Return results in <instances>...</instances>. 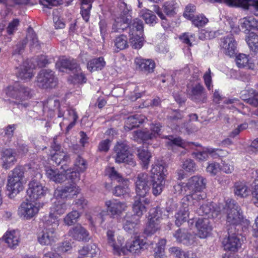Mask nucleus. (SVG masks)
<instances>
[{
  "instance_id": "38",
  "label": "nucleus",
  "mask_w": 258,
  "mask_h": 258,
  "mask_svg": "<svg viewBox=\"0 0 258 258\" xmlns=\"http://www.w3.org/2000/svg\"><path fill=\"white\" fill-rule=\"evenodd\" d=\"M188 208L186 206H183L175 215V223L178 227L180 226L183 222L187 220L188 217Z\"/></svg>"
},
{
  "instance_id": "29",
  "label": "nucleus",
  "mask_w": 258,
  "mask_h": 258,
  "mask_svg": "<svg viewBox=\"0 0 258 258\" xmlns=\"http://www.w3.org/2000/svg\"><path fill=\"white\" fill-rule=\"evenodd\" d=\"M3 238L9 246L12 248H15L20 242L19 232L15 230L7 232Z\"/></svg>"
},
{
  "instance_id": "8",
  "label": "nucleus",
  "mask_w": 258,
  "mask_h": 258,
  "mask_svg": "<svg viewBox=\"0 0 258 258\" xmlns=\"http://www.w3.org/2000/svg\"><path fill=\"white\" fill-rule=\"evenodd\" d=\"M128 146L124 142H117L113 148V157L116 163H125L132 166L136 165L135 162L130 155Z\"/></svg>"
},
{
  "instance_id": "43",
  "label": "nucleus",
  "mask_w": 258,
  "mask_h": 258,
  "mask_svg": "<svg viewBox=\"0 0 258 258\" xmlns=\"http://www.w3.org/2000/svg\"><path fill=\"white\" fill-rule=\"evenodd\" d=\"M245 40L251 51L255 53L258 52V35L252 32L250 33Z\"/></svg>"
},
{
  "instance_id": "59",
  "label": "nucleus",
  "mask_w": 258,
  "mask_h": 258,
  "mask_svg": "<svg viewBox=\"0 0 258 258\" xmlns=\"http://www.w3.org/2000/svg\"><path fill=\"white\" fill-rule=\"evenodd\" d=\"M248 56L245 54H239L236 57V61L239 68H244L246 67L248 62Z\"/></svg>"
},
{
  "instance_id": "16",
  "label": "nucleus",
  "mask_w": 258,
  "mask_h": 258,
  "mask_svg": "<svg viewBox=\"0 0 258 258\" xmlns=\"http://www.w3.org/2000/svg\"><path fill=\"white\" fill-rule=\"evenodd\" d=\"M55 201L50 208V212L47 221L49 222H57L59 223L58 216L63 214L68 208V205L60 199H56Z\"/></svg>"
},
{
  "instance_id": "4",
  "label": "nucleus",
  "mask_w": 258,
  "mask_h": 258,
  "mask_svg": "<svg viewBox=\"0 0 258 258\" xmlns=\"http://www.w3.org/2000/svg\"><path fill=\"white\" fill-rule=\"evenodd\" d=\"M224 209L227 214V228H232L235 231L236 226L241 223L243 218L239 206L234 200H229L227 201Z\"/></svg>"
},
{
  "instance_id": "6",
  "label": "nucleus",
  "mask_w": 258,
  "mask_h": 258,
  "mask_svg": "<svg viewBox=\"0 0 258 258\" xmlns=\"http://www.w3.org/2000/svg\"><path fill=\"white\" fill-rule=\"evenodd\" d=\"M24 174V167L20 166L16 167L9 174L7 189L12 194L16 195L23 189Z\"/></svg>"
},
{
  "instance_id": "18",
  "label": "nucleus",
  "mask_w": 258,
  "mask_h": 258,
  "mask_svg": "<svg viewBox=\"0 0 258 258\" xmlns=\"http://www.w3.org/2000/svg\"><path fill=\"white\" fill-rule=\"evenodd\" d=\"M38 211V207L36 205L30 202H23L18 209L20 216L27 220L36 216Z\"/></svg>"
},
{
  "instance_id": "33",
  "label": "nucleus",
  "mask_w": 258,
  "mask_h": 258,
  "mask_svg": "<svg viewBox=\"0 0 258 258\" xmlns=\"http://www.w3.org/2000/svg\"><path fill=\"white\" fill-rule=\"evenodd\" d=\"M215 208L212 203H207L203 204L197 210V213L200 216H206L207 218L213 217V214L215 212Z\"/></svg>"
},
{
  "instance_id": "56",
  "label": "nucleus",
  "mask_w": 258,
  "mask_h": 258,
  "mask_svg": "<svg viewBox=\"0 0 258 258\" xmlns=\"http://www.w3.org/2000/svg\"><path fill=\"white\" fill-rule=\"evenodd\" d=\"M191 20L192 24L197 27H202L208 22V19L203 15L194 16Z\"/></svg>"
},
{
  "instance_id": "35",
  "label": "nucleus",
  "mask_w": 258,
  "mask_h": 258,
  "mask_svg": "<svg viewBox=\"0 0 258 258\" xmlns=\"http://www.w3.org/2000/svg\"><path fill=\"white\" fill-rule=\"evenodd\" d=\"M222 150L220 149H215L212 148H207L202 152H198L194 153L193 155L199 161L207 160L209 158V154H212L214 152H216V154L220 155Z\"/></svg>"
},
{
  "instance_id": "34",
  "label": "nucleus",
  "mask_w": 258,
  "mask_h": 258,
  "mask_svg": "<svg viewBox=\"0 0 258 258\" xmlns=\"http://www.w3.org/2000/svg\"><path fill=\"white\" fill-rule=\"evenodd\" d=\"M105 66L103 57H99L91 59L88 62L87 68L91 71L101 70Z\"/></svg>"
},
{
  "instance_id": "50",
  "label": "nucleus",
  "mask_w": 258,
  "mask_h": 258,
  "mask_svg": "<svg viewBox=\"0 0 258 258\" xmlns=\"http://www.w3.org/2000/svg\"><path fill=\"white\" fill-rule=\"evenodd\" d=\"M135 134L137 138L141 139L144 142H148L155 139V135L150 131H143L138 130L135 132Z\"/></svg>"
},
{
  "instance_id": "17",
  "label": "nucleus",
  "mask_w": 258,
  "mask_h": 258,
  "mask_svg": "<svg viewBox=\"0 0 258 258\" xmlns=\"http://www.w3.org/2000/svg\"><path fill=\"white\" fill-rule=\"evenodd\" d=\"M206 179L201 176H194L189 178L185 183V189L188 191L187 194L197 191H202L206 187Z\"/></svg>"
},
{
  "instance_id": "32",
  "label": "nucleus",
  "mask_w": 258,
  "mask_h": 258,
  "mask_svg": "<svg viewBox=\"0 0 258 258\" xmlns=\"http://www.w3.org/2000/svg\"><path fill=\"white\" fill-rule=\"evenodd\" d=\"M2 159L6 165V168L13 165L17 161L16 153L14 149H4L2 151Z\"/></svg>"
},
{
  "instance_id": "28",
  "label": "nucleus",
  "mask_w": 258,
  "mask_h": 258,
  "mask_svg": "<svg viewBox=\"0 0 258 258\" xmlns=\"http://www.w3.org/2000/svg\"><path fill=\"white\" fill-rule=\"evenodd\" d=\"M146 174L151 178L150 185H151V182H152L153 194L155 196L160 195L164 187L165 179H163V178L161 177L159 178V176H157L151 177L147 173Z\"/></svg>"
},
{
  "instance_id": "24",
  "label": "nucleus",
  "mask_w": 258,
  "mask_h": 258,
  "mask_svg": "<svg viewBox=\"0 0 258 258\" xmlns=\"http://www.w3.org/2000/svg\"><path fill=\"white\" fill-rule=\"evenodd\" d=\"M124 229L129 233L136 234L138 233L140 219L135 216H126L123 221Z\"/></svg>"
},
{
  "instance_id": "21",
  "label": "nucleus",
  "mask_w": 258,
  "mask_h": 258,
  "mask_svg": "<svg viewBox=\"0 0 258 258\" xmlns=\"http://www.w3.org/2000/svg\"><path fill=\"white\" fill-rule=\"evenodd\" d=\"M56 67L61 72L76 71L79 69V66L76 62V60L73 58H62L57 61L56 63Z\"/></svg>"
},
{
  "instance_id": "10",
  "label": "nucleus",
  "mask_w": 258,
  "mask_h": 258,
  "mask_svg": "<svg viewBox=\"0 0 258 258\" xmlns=\"http://www.w3.org/2000/svg\"><path fill=\"white\" fill-rule=\"evenodd\" d=\"M105 205L107 212L103 211L97 215L98 218L101 220L100 223L104 221L105 216L108 215L110 217H117L124 210V204L116 201H107L105 202Z\"/></svg>"
},
{
  "instance_id": "52",
  "label": "nucleus",
  "mask_w": 258,
  "mask_h": 258,
  "mask_svg": "<svg viewBox=\"0 0 258 258\" xmlns=\"http://www.w3.org/2000/svg\"><path fill=\"white\" fill-rule=\"evenodd\" d=\"M164 12L167 16H173L175 14L176 3L173 1L165 3L162 7Z\"/></svg>"
},
{
  "instance_id": "48",
  "label": "nucleus",
  "mask_w": 258,
  "mask_h": 258,
  "mask_svg": "<svg viewBox=\"0 0 258 258\" xmlns=\"http://www.w3.org/2000/svg\"><path fill=\"white\" fill-rule=\"evenodd\" d=\"M51 159L56 165H60L61 162H68L69 160V155L63 152L62 150V152L53 154L51 156Z\"/></svg>"
},
{
  "instance_id": "22",
  "label": "nucleus",
  "mask_w": 258,
  "mask_h": 258,
  "mask_svg": "<svg viewBox=\"0 0 258 258\" xmlns=\"http://www.w3.org/2000/svg\"><path fill=\"white\" fill-rule=\"evenodd\" d=\"M34 65H32L31 60H27L23 62L20 67L17 76L23 80H29L34 76L33 69Z\"/></svg>"
},
{
  "instance_id": "15",
  "label": "nucleus",
  "mask_w": 258,
  "mask_h": 258,
  "mask_svg": "<svg viewBox=\"0 0 258 258\" xmlns=\"http://www.w3.org/2000/svg\"><path fill=\"white\" fill-rule=\"evenodd\" d=\"M189 98L196 103H204L207 99L204 86L200 84L192 86L187 90Z\"/></svg>"
},
{
  "instance_id": "45",
  "label": "nucleus",
  "mask_w": 258,
  "mask_h": 258,
  "mask_svg": "<svg viewBox=\"0 0 258 258\" xmlns=\"http://www.w3.org/2000/svg\"><path fill=\"white\" fill-rule=\"evenodd\" d=\"M130 189L125 184H122L114 187L112 190V194L116 197H125L129 196Z\"/></svg>"
},
{
  "instance_id": "61",
  "label": "nucleus",
  "mask_w": 258,
  "mask_h": 258,
  "mask_svg": "<svg viewBox=\"0 0 258 258\" xmlns=\"http://www.w3.org/2000/svg\"><path fill=\"white\" fill-rule=\"evenodd\" d=\"M182 167L186 171L189 172H194L196 169L195 162L190 159L185 160L182 165Z\"/></svg>"
},
{
  "instance_id": "36",
  "label": "nucleus",
  "mask_w": 258,
  "mask_h": 258,
  "mask_svg": "<svg viewBox=\"0 0 258 258\" xmlns=\"http://www.w3.org/2000/svg\"><path fill=\"white\" fill-rule=\"evenodd\" d=\"M130 43L133 48L139 49L143 45V34L134 33V32H130Z\"/></svg>"
},
{
  "instance_id": "55",
  "label": "nucleus",
  "mask_w": 258,
  "mask_h": 258,
  "mask_svg": "<svg viewBox=\"0 0 258 258\" xmlns=\"http://www.w3.org/2000/svg\"><path fill=\"white\" fill-rule=\"evenodd\" d=\"M187 199L189 200L191 198L193 201V204H195L196 202H199L206 198V194L205 192L202 191H197L191 193L187 194Z\"/></svg>"
},
{
  "instance_id": "40",
  "label": "nucleus",
  "mask_w": 258,
  "mask_h": 258,
  "mask_svg": "<svg viewBox=\"0 0 258 258\" xmlns=\"http://www.w3.org/2000/svg\"><path fill=\"white\" fill-rule=\"evenodd\" d=\"M241 22V27L242 28H245L246 30H258V21L252 17H248L244 18Z\"/></svg>"
},
{
  "instance_id": "14",
  "label": "nucleus",
  "mask_w": 258,
  "mask_h": 258,
  "mask_svg": "<svg viewBox=\"0 0 258 258\" xmlns=\"http://www.w3.org/2000/svg\"><path fill=\"white\" fill-rule=\"evenodd\" d=\"M211 3L223 2L229 6H235L249 10L251 12L258 11V0H209Z\"/></svg>"
},
{
  "instance_id": "62",
  "label": "nucleus",
  "mask_w": 258,
  "mask_h": 258,
  "mask_svg": "<svg viewBox=\"0 0 258 258\" xmlns=\"http://www.w3.org/2000/svg\"><path fill=\"white\" fill-rule=\"evenodd\" d=\"M168 139L167 144L170 146H177L182 147L184 145V142L180 137H175L171 136L166 137Z\"/></svg>"
},
{
  "instance_id": "51",
  "label": "nucleus",
  "mask_w": 258,
  "mask_h": 258,
  "mask_svg": "<svg viewBox=\"0 0 258 258\" xmlns=\"http://www.w3.org/2000/svg\"><path fill=\"white\" fill-rule=\"evenodd\" d=\"M80 217L79 212L74 210L68 214L64 218V222L66 225L70 226L77 222Z\"/></svg>"
},
{
  "instance_id": "11",
  "label": "nucleus",
  "mask_w": 258,
  "mask_h": 258,
  "mask_svg": "<svg viewBox=\"0 0 258 258\" xmlns=\"http://www.w3.org/2000/svg\"><path fill=\"white\" fill-rule=\"evenodd\" d=\"M37 83L42 88H53L56 86L57 78L51 70H42L37 75Z\"/></svg>"
},
{
  "instance_id": "60",
  "label": "nucleus",
  "mask_w": 258,
  "mask_h": 258,
  "mask_svg": "<svg viewBox=\"0 0 258 258\" xmlns=\"http://www.w3.org/2000/svg\"><path fill=\"white\" fill-rule=\"evenodd\" d=\"M91 8V5L81 4V13L83 19L86 22H88L89 20L90 10Z\"/></svg>"
},
{
  "instance_id": "53",
  "label": "nucleus",
  "mask_w": 258,
  "mask_h": 258,
  "mask_svg": "<svg viewBox=\"0 0 258 258\" xmlns=\"http://www.w3.org/2000/svg\"><path fill=\"white\" fill-rule=\"evenodd\" d=\"M114 45L118 50H123L128 46L127 37L124 35L117 37L114 41Z\"/></svg>"
},
{
  "instance_id": "64",
  "label": "nucleus",
  "mask_w": 258,
  "mask_h": 258,
  "mask_svg": "<svg viewBox=\"0 0 258 258\" xmlns=\"http://www.w3.org/2000/svg\"><path fill=\"white\" fill-rule=\"evenodd\" d=\"M248 92L251 96L248 99V103L255 107L258 106V92L256 93L252 89H249Z\"/></svg>"
},
{
  "instance_id": "1",
  "label": "nucleus",
  "mask_w": 258,
  "mask_h": 258,
  "mask_svg": "<svg viewBox=\"0 0 258 258\" xmlns=\"http://www.w3.org/2000/svg\"><path fill=\"white\" fill-rule=\"evenodd\" d=\"M150 179L145 172L137 175L136 180V192L137 196L134 198L132 206L134 215L138 218L147 211L146 206L150 204V200L147 198L150 189Z\"/></svg>"
},
{
  "instance_id": "13",
  "label": "nucleus",
  "mask_w": 258,
  "mask_h": 258,
  "mask_svg": "<svg viewBox=\"0 0 258 258\" xmlns=\"http://www.w3.org/2000/svg\"><path fill=\"white\" fill-rule=\"evenodd\" d=\"M227 231L228 237L224 238L222 242L224 249L225 250L236 251L241 245L240 238L237 235L236 230L228 228Z\"/></svg>"
},
{
  "instance_id": "9",
  "label": "nucleus",
  "mask_w": 258,
  "mask_h": 258,
  "mask_svg": "<svg viewBox=\"0 0 258 258\" xmlns=\"http://www.w3.org/2000/svg\"><path fill=\"white\" fill-rule=\"evenodd\" d=\"M107 244L112 248V251L116 255H124L127 253V248L123 246V239L118 237L117 241L115 238V231L112 230H108L106 232Z\"/></svg>"
},
{
  "instance_id": "39",
  "label": "nucleus",
  "mask_w": 258,
  "mask_h": 258,
  "mask_svg": "<svg viewBox=\"0 0 258 258\" xmlns=\"http://www.w3.org/2000/svg\"><path fill=\"white\" fill-rule=\"evenodd\" d=\"M234 188L235 195L241 198L247 197L251 192L245 184L242 182H236Z\"/></svg>"
},
{
  "instance_id": "7",
  "label": "nucleus",
  "mask_w": 258,
  "mask_h": 258,
  "mask_svg": "<svg viewBox=\"0 0 258 258\" xmlns=\"http://www.w3.org/2000/svg\"><path fill=\"white\" fill-rule=\"evenodd\" d=\"M46 226L37 235L38 242L42 245L52 244L55 241L56 236V229L59 223L56 222H47Z\"/></svg>"
},
{
  "instance_id": "63",
  "label": "nucleus",
  "mask_w": 258,
  "mask_h": 258,
  "mask_svg": "<svg viewBox=\"0 0 258 258\" xmlns=\"http://www.w3.org/2000/svg\"><path fill=\"white\" fill-rule=\"evenodd\" d=\"M75 165L77 167V170L80 172H84L87 168L86 161L80 156H78L75 162Z\"/></svg>"
},
{
  "instance_id": "3",
  "label": "nucleus",
  "mask_w": 258,
  "mask_h": 258,
  "mask_svg": "<svg viewBox=\"0 0 258 258\" xmlns=\"http://www.w3.org/2000/svg\"><path fill=\"white\" fill-rule=\"evenodd\" d=\"M31 174V180L28 184L27 195L30 201L34 202L45 197L47 188L43 186L39 181L42 177L39 171H33Z\"/></svg>"
},
{
  "instance_id": "12",
  "label": "nucleus",
  "mask_w": 258,
  "mask_h": 258,
  "mask_svg": "<svg viewBox=\"0 0 258 258\" xmlns=\"http://www.w3.org/2000/svg\"><path fill=\"white\" fill-rule=\"evenodd\" d=\"M80 188L74 182L56 188L54 192L56 199L68 200L75 198L80 192Z\"/></svg>"
},
{
  "instance_id": "41",
  "label": "nucleus",
  "mask_w": 258,
  "mask_h": 258,
  "mask_svg": "<svg viewBox=\"0 0 258 258\" xmlns=\"http://www.w3.org/2000/svg\"><path fill=\"white\" fill-rule=\"evenodd\" d=\"M141 16L147 24L153 26L158 22V18L154 13L148 10H143L141 12Z\"/></svg>"
},
{
  "instance_id": "27",
  "label": "nucleus",
  "mask_w": 258,
  "mask_h": 258,
  "mask_svg": "<svg viewBox=\"0 0 258 258\" xmlns=\"http://www.w3.org/2000/svg\"><path fill=\"white\" fill-rule=\"evenodd\" d=\"M149 245V243L144 241L143 239L137 238L133 240L130 244H126L124 246L127 248V252L128 251L138 254L141 251L147 248V246Z\"/></svg>"
},
{
  "instance_id": "54",
  "label": "nucleus",
  "mask_w": 258,
  "mask_h": 258,
  "mask_svg": "<svg viewBox=\"0 0 258 258\" xmlns=\"http://www.w3.org/2000/svg\"><path fill=\"white\" fill-rule=\"evenodd\" d=\"M27 44V40L26 39H23L20 41H19L17 44L14 45L13 46V51H12V55H21Z\"/></svg>"
},
{
  "instance_id": "46",
  "label": "nucleus",
  "mask_w": 258,
  "mask_h": 258,
  "mask_svg": "<svg viewBox=\"0 0 258 258\" xmlns=\"http://www.w3.org/2000/svg\"><path fill=\"white\" fill-rule=\"evenodd\" d=\"M167 172L166 168L163 163H156L153 167L151 172L153 174L152 177L155 176L162 177L163 179H165L166 172Z\"/></svg>"
},
{
  "instance_id": "30",
  "label": "nucleus",
  "mask_w": 258,
  "mask_h": 258,
  "mask_svg": "<svg viewBox=\"0 0 258 258\" xmlns=\"http://www.w3.org/2000/svg\"><path fill=\"white\" fill-rule=\"evenodd\" d=\"M144 116L139 114L130 116L125 120L124 127L128 130L138 127L144 122Z\"/></svg>"
},
{
  "instance_id": "5",
  "label": "nucleus",
  "mask_w": 258,
  "mask_h": 258,
  "mask_svg": "<svg viewBox=\"0 0 258 258\" xmlns=\"http://www.w3.org/2000/svg\"><path fill=\"white\" fill-rule=\"evenodd\" d=\"M120 11L119 16L115 17L112 22L111 32L121 33L129 27L132 17L130 14V10L127 5L123 2L118 4Z\"/></svg>"
},
{
  "instance_id": "2",
  "label": "nucleus",
  "mask_w": 258,
  "mask_h": 258,
  "mask_svg": "<svg viewBox=\"0 0 258 258\" xmlns=\"http://www.w3.org/2000/svg\"><path fill=\"white\" fill-rule=\"evenodd\" d=\"M5 92L8 96L15 100L20 108H26L28 103L26 101L32 97L31 89L19 83L7 87Z\"/></svg>"
},
{
  "instance_id": "31",
  "label": "nucleus",
  "mask_w": 258,
  "mask_h": 258,
  "mask_svg": "<svg viewBox=\"0 0 258 258\" xmlns=\"http://www.w3.org/2000/svg\"><path fill=\"white\" fill-rule=\"evenodd\" d=\"M46 175L50 180L56 183H62L67 179L65 173L59 172L57 169H53L51 168H47L46 169Z\"/></svg>"
},
{
  "instance_id": "42",
  "label": "nucleus",
  "mask_w": 258,
  "mask_h": 258,
  "mask_svg": "<svg viewBox=\"0 0 258 258\" xmlns=\"http://www.w3.org/2000/svg\"><path fill=\"white\" fill-rule=\"evenodd\" d=\"M138 156L142 161L144 168H147L149 164L150 159L151 157V153L149 152L147 149L144 148H139L138 150Z\"/></svg>"
},
{
  "instance_id": "23",
  "label": "nucleus",
  "mask_w": 258,
  "mask_h": 258,
  "mask_svg": "<svg viewBox=\"0 0 258 258\" xmlns=\"http://www.w3.org/2000/svg\"><path fill=\"white\" fill-rule=\"evenodd\" d=\"M69 235L78 241H88L90 239L88 231L81 225H77L70 229Z\"/></svg>"
},
{
  "instance_id": "57",
  "label": "nucleus",
  "mask_w": 258,
  "mask_h": 258,
  "mask_svg": "<svg viewBox=\"0 0 258 258\" xmlns=\"http://www.w3.org/2000/svg\"><path fill=\"white\" fill-rule=\"evenodd\" d=\"M20 24V20L18 19H14L10 22L7 27V32L9 35H13L18 30V27Z\"/></svg>"
},
{
  "instance_id": "26",
  "label": "nucleus",
  "mask_w": 258,
  "mask_h": 258,
  "mask_svg": "<svg viewBox=\"0 0 258 258\" xmlns=\"http://www.w3.org/2000/svg\"><path fill=\"white\" fill-rule=\"evenodd\" d=\"M135 63L136 64L137 69L145 73H152L155 67V63L153 60L149 59H146L141 57L136 58Z\"/></svg>"
},
{
  "instance_id": "19",
  "label": "nucleus",
  "mask_w": 258,
  "mask_h": 258,
  "mask_svg": "<svg viewBox=\"0 0 258 258\" xmlns=\"http://www.w3.org/2000/svg\"><path fill=\"white\" fill-rule=\"evenodd\" d=\"M221 45L224 49L225 53L230 57L236 53L237 43L232 34L230 33L221 38Z\"/></svg>"
},
{
  "instance_id": "20",
  "label": "nucleus",
  "mask_w": 258,
  "mask_h": 258,
  "mask_svg": "<svg viewBox=\"0 0 258 258\" xmlns=\"http://www.w3.org/2000/svg\"><path fill=\"white\" fill-rule=\"evenodd\" d=\"M211 221L208 218H199L196 223L198 229V235L200 238L207 237L212 230Z\"/></svg>"
},
{
  "instance_id": "47",
  "label": "nucleus",
  "mask_w": 258,
  "mask_h": 258,
  "mask_svg": "<svg viewBox=\"0 0 258 258\" xmlns=\"http://www.w3.org/2000/svg\"><path fill=\"white\" fill-rule=\"evenodd\" d=\"M160 221L148 219V222L145 230V233L147 235H151L155 233L159 229Z\"/></svg>"
},
{
  "instance_id": "49",
  "label": "nucleus",
  "mask_w": 258,
  "mask_h": 258,
  "mask_svg": "<svg viewBox=\"0 0 258 258\" xmlns=\"http://www.w3.org/2000/svg\"><path fill=\"white\" fill-rule=\"evenodd\" d=\"M166 240L162 239L159 241L156 244L157 246L155 248V258H166L164 252L165 245Z\"/></svg>"
},
{
  "instance_id": "25",
  "label": "nucleus",
  "mask_w": 258,
  "mask_h": 258,
  "mask_svg": "<svg viewBox=\"0 0 258 258\" xmlns=\"http://www.w3.org/2000/svg\"><path fill=\"white\" fill-rule=\"evenodd\" d=\"M173 235L178 242L187 246L192 245L195 241V236L187 233L185 229H178Z\"/></svg>"
},
{
  "instance_id": "37",
  "label": "nucleus",
  "mask_w": 258,
  "mask_h": 258,
  "mask_svg": "<svg viewBox=\"0 0 258 258\" xmlns=\"http://www.w3.org/2000/svg\"><path fill=\"white\" fill-rule=\"evenodd\" d=\"M25 39L27 40V43L28 41L30 42L31 48L35 47L38 50L40 49V46L39 42L38 40L36 33L32 27H29L28 28L27 34Z\"/></svg>"
},
{
  "instance_id": "44",
  "label": "nucleus",
  "mask_w": 258,
  "mask_h": 258,
  "mask_svg": "<svg viewBox=\"0 0 258 258\" xmlns=\"http://www.w3.org/2000/svg\"><path fill=\"white\" fill-rule=\"evenodd\" d=\"M129 27L131 29L130 32H134L140 34H143L144 23L141 20L138 18L135 19L132 21L131 20Z\"/></svg>"
},
{
  "instance_id": "58",
  "label": "nucleus",
  "mask_w": 258,
  "mask_h": 258,
  "mask_svg": "<svg viewBox=\"0 0 258 258\" xmlns=\"http://www.w3.org/2000/svg\"><path fill=\"white\" fill-rule=\"evenodd\" d=\"M74 73L73 76V81L75 83H83L86 82V78L82 73L80 72V68L76 71L72 72Z\"/></svg>"
}]
</instances>
